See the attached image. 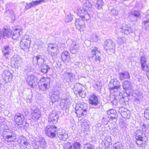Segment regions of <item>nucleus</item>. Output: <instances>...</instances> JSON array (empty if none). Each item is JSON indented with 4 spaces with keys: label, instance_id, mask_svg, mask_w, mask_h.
Instances as JSON below:
<instances>
[{
    "label": "nucleus",
    "instance_id": "57",
    "mask_svg": "<svg viewBox=\"0 0 149 149\" xmlns=\"http://www.w3.org/2000/svg\"><path fill=\"white\" fill-rule=\"evenodd\" d=\"M148 70V71L146 73V74H149V64H148L147 65V66L146 67V70Z\"/></svg>",
    "mask_w": 149,
    "mask_h": 149
},
{
    "label": "nucleus",
    "instance_id": "63",
    "mask_svg": "<svg viewBox=\"0 0 149 149\" xmlns=\"http://www.w3.org/2000/svg\"><path fill=\"white\" fill-rule=\"evenodd\" d=\"M63 99L62 100L63 101V100H64V101H66V100H65V99Z\"/></svg>",
    "mask_w": 149,
    "mask_h": 149
},
{
    "label": "nucleus",
    "instance_id": "38",
    "mask_svg": "<svg viewBox=\"0 0 149 149\" xmlns=\"http://www.w3.org/2000/svg\"><path fill=\"white\" fill-rule=\"evenodd\" d=\"M120 79L123 80L124 79H129L130 78V74L127 71L119 73Z\"/></svg>",
    "mask_w": 149,
    "mask_h": 149
},
{
    "label": "nucleus",
    "instance_id": "2",
    "mask_svg": "<svg viewBox=\"0 0 149 149\" xmlns=\"http://www.w3.org/2000/svg\"><path fill=\"white\" fill-rule=\"evenodd\" d=\"M3 136L5 140L10 142L14 141L16 139V134L15 131L8 128L7 126H4Z\"/></svg>",
    "mask_w": 149,
    "mask_h": 149
},
{
    "label": "nucleus",
    "instance_id": "64",
    "mask_svg": "<svg viewBox=\"0 0 149 149\" xmlns=\"http://www.w3.org/2000/svg\"><path fill=\"white\" fill-rule=\"evenodd\" d=\"M126 125V123H125L124 124V126H125Z\"/></svg>",
    "mask_w": 149,
    "mask_h": 149
},
{
    "label": "nucleus",
    "instance_id": "32",
    "mask_svg": "<svg viewBox=\"0 0 149 149\" xmlns=\"http://www.w3.org/2000/svg\"><path fill=\"white\" fill-rule=\"evenodd\" d=\"M93 3L95 7L98 10L101 9L104 5V3L102 0H95Z\"/></svg>",
    "mask_w": 149,
    "mask_h": 149
},
{
    "label": "nucleus",
    "instance_id": "17",
    "mask_svg": "<svg viewBox=\"0 0 149 149\" xmlns=\"http://www.w3.org/2000/svg\"><path fill=\"white\" fill-rule=\"evenodd\" d=\"M19 140L20 141V145L22 149H30V145L26 139V138L23 136L19 137Z\"/></svg>",
    "mask_w": 149,
    "mask_h": 149
},
{
    "label": "nucleus",
    "instance_id": "53",
    "mask_svg": "<svg viewBox=\"0 0 149 149\" xmlns=\"http://www.w3.org/2000/svg\"><path fill=\"white\" fill-rule=\"evenodd\" d=\"M118 13V11L116 9H113L111 11V14L114 15H117Z\"/></svg>",
    "mask_w": 149,
    "mask_h": 149
},
{
    "label": "nucleus",
    "instance_id": "58",
    "mask_svg": "<svg viewBox=\"0 0 149 149\" xmlns=\"http://www.w3.org/2000/svg\"><path fill=\"white\" fill-rule=\"evenodd\" d=\"M26 101L27 103H31L32 102V100L28 98L26 99Z\"/></svg>",
    "mask_w": 149,
    "mask_h": 149
},
{
    "label": "nucleus",
    "instance_id": "9",
    "mask_svg": "<svg viewBox=\"0 0 149 149\" xmlns=\"http://www.w3.org/2000/svg\"><path fill=\"white\" fill-rule=\"evenodd\" d=\"M57 130V128L54 125H48L45 128L46 134L51 138H54L56 136Z\"/></svg>",
    "mask_w": 149,
    "mask_h": 149
},
{
    "label": "nucleus",
    "instance_id": "10",
    "mask_svg": "<svg viewBox=\"0 0 149 149\" xmlns=\"http://www.w3.org/2000/svg\"><path fill=\"white\" fill-rule=\"evenodd\" d=\"M14 120L16 123L18 125V127H19L22 128L24 126L26 123L23 115L19 113H15Z\"/></svg>",
    "mask_w": 149,
    "mask_h": 149
},
{
    "label": "nucleus",
    "instance_id": "37",
    "mask_svg": "<svg viewBox=\"0 0 149 149\" xmlns=\"http://www.w3.org/2000/svg\"><path fill=\"white\" fill-rule=\"evenodd\" d=\"M40 66V71L43 73L46 74L50 70L49 67L46 64H43Z\"/></svg>",
    "mask_w": 149,
    "mask_h": 149
},
{
    "label": "nucleus",
    "instance_id": "25",
    "mask_svg": "<svg viewBox=\"0 0 149 149\" xmlns=\"http://www.w3.org/2000/svg\"><path fill=\"white\" fill-rule=\"evenodd\" d=\"M31 114L32 119L35 121H37L41 116V112L37 108L32 111Z\"/></svg>",
    "mask_w": 149,
    "mask_h": 149
},
{
    "label": "nucleus",
    "instance_id": "41",
    "mask_svg": "<svg viewBox=\"0 0 149 149\" xmlns=\"http://www.w3.org/2000/svg\"><path fill=\"white\" fill-rule=\"evenodd\" d=\"M113 149H124V146L121 142H118L113 145Z\"/></svg>",
    "mask_w": 149,
    "mask_h": 149
},
{
    "label": "nucleus",
    "instance_id": "27",
    "mask_svg": "<svg viewBox=\"0 0 149 149\" xmlns=\"http://www.w3.org/2000/svg\"><path fill=\"white\" fill-rule=\"evenodd\" d=\"M2 77L4 80L6 82H10L12 80L13 75L8 70H5L4 72L2 74Z\"/></svg>",
    "mask_w": 149,
    "mask_h": 149
},
{
    "label": "nucleus",
    "instance_id": "54",
    "mask_svg": "<svg viewBox=\"0 0 149 149\" xmlns=\"http://www.w3.org/2000/svg\"><path fill=\"white\" fill-rule=\"evenodd\" d=\"M139 143H142V145H140L139 144H137L138 145H139L140 147H142V146H145L146 145V144H145V141H139Z\"/></svg>",
    "mask_w": 149,
    "mask_h": 149
},
{
    "label": "nucleus",
    "instance_id": "15",
    "mask_svg": "<svg viewBox=\"0 0 149 149\" xmlns=\"http://www.w3.org/2000/svg\"><path fill=\"white\" fill-rule=\"evenodd\" d=\"M109 89L112 90L115 93L117 92L120 88V82L117 80H111L108 85Z\"/></svg>",
    "mask_w": 149,
    "mask_h": 149
},
{
    "label": "nucleus",
    "instance_id": "3",
    "mask_svg": "<svg viewBox=\"0 0 149 149\" xmlns=\"http://www.w3.org/2000/svg\"><path fill=\"white\" fill-rule=\"evenodd\" d=\"M14 31L12 32L10 29H4L2 33L3 37L5 38L12 37L13 39H17L20 36V31L17 28L14 29Z\"/></svg>",
    "mask_w": 149,
    "mask_h": 149
},
{
    "label": "nucleus",
    "instance_id": "59",
    "mask_svg": "<svg viewBox=\"0 0 149 149\" xmlns=\"http://www.w3.org/2000/svg\"><path fill=\"white\" fill-rule=\"evenodd\" d=\"M61 108H63V109H66V108H67V107H66V105H64L63 107H62V103H61Z\"/></svg>",
    "mask_w": 149,
    "mask_h": 149
},
{
    "label": "nucleus",
    "instance_id": "40",
    "mask_svg": "<svg viewBox=\"0 0 149 149\" xmlns=\"http://www.w3.org/2000/svg\"><path fill=\"white\" fill-rule=\"evenodd\" d=\"M65 74L66 79L70 81H73L74 79V75L72 73L65 72Z\"/></svg>",
    "mask_w": 149,
    "mask_h": 149
},
{
    "label": "nucleus",
    "instance_id": "51",
    "mask_svg": "<svg viewBox=\"0 0 149 149\" xmlns=\"http://www.w3.org/2000/svg\"><path fill=\"white\" fill-rule=\"evenodd\" d=\"M56 52H48L49 54L52 57V58L54 60L55 58V57L57 55Z\"/></svg>",
    "mask_w": 149,
    "mask_h": 149
},
{
    "label": "nucleus",
    "instance_id": "36",
    "mask_svg": "<svg viewBox=\"0 0 149 149\" xmlns=\"http://www.w3.org/2000/svg\"><path fill=\"white\" fill-rule=\"evenodd\" d=\"M89 129L88 123L84 120L81 124V127L80 129L81 132L86 131Z\"/></svg>",
    "mask_w": 149,
    "mask_h": 149
},
{
    "label": "nucleus",
    "instance_id": "46",
    "mask_svg": "<svg viewBox=\"0 0 149 149\" xmlns=\"http://www.w3.org/2000/svg\"><path fill=\"white\" fill-rule=\"evenodd\" d=\"M72 17L71 15L69 14L66 17L65 21L66 22H70L72 19Z\"/></svg>",
    "mask_w": 149,
    "mask_h": 149
},
{
    "label": "nucleus",
    "instance_id": "34",
    "mask_svg": "<svg viewBox=\"0 0 149 149\" xmlns=\"http://www.w3.org/2000/svg\"><path fill=\"white\" fill-rule=\"evenodd\" d=\"M140 63L141 64V68L143 70H146V67L147 65L146 64L147 58L145 56H141L140 59Z\"/></svg>",
    "mask_w": 149,
    "mask_h": 149
},
{
    "label": "nucleus",
    "instance_id": "12",
    "mask_svg": "<svg viewBox=\"0 0 149 149\" xmlns=\"http://www.w3.org/2000/svg\"><path fill=\"white\" fill-rule=\"evenodd\" d=\"M84 87L81 84L77 83L74 85V92L76 95L78 94L82 98H84L86 96V94L84 89Z\"/></svg>",
    "mask_w": 149,
    "mask_h": 149
},
{
    "label": "nucleus",
    "instance_id": "50",
    "mask_svg": "<svg viewBox=\"0 0 149 149\" xmlns=\"http://www.w3.org/2000/svg\"><path fill=\"white\" fill-rule=\"evenodd\" d=\"M110 100L113 104L116 106L117 105L118 100L116 99V98L114 97L113 98V99H112V98H111L110 99Z\"/></svg>",
    "mask_w": 149,
    "mask_h": 149
},
{
    "label": "nucleus",
    "instance_id": "30",
    "mask_svg": "<svg viewBox=\"0 0 149 149\" xmlns=\"http://www.w3.org/2000/svg\"><path fill=\"white\" fill-rule=\"evenodd\" d=\"M11 49L8 45H6L3 47L2 49V52L3 55L6 58L8 59V56L11 52Z\"/></svg>",
    "mask_w": 149,
    "mask_h": 149
},
{
    "label": "nucleus",
    "instance_id": "29",
    "mask_svg": "<svg viewBox=\"0 0 149 149\" xmlns=\"http://www.w3.org/2000/svg\"><path fill=\"white\" fill-rule=\"evenodd\" d=\"M142 25L145 30L149 32V15L144 17Z\"/></svg>",
    "mask_w": 149,
    "mask_h": 149
},
{
    "label": "nucleus",
    "instance_id": "22",
    "mask_svg": "<svg viewBox=\"0 0 149 149\" xmlns=\"http://www.w3.org/2000/svg\"><path fill=\"white\" fill-rule=\"evenodd\" d=\"M70 46V50L72 54L76 53L79 51V47L78 44H77L74 41L72 40Z\"/></svg>",
    "mask_w": 149,
    "mask_h": 149
},
{
    "label": "nucleus",
    "instance_id": "4",
    "mask_svg": "<svg viewBox=\"0 0 149 149\" xmlns=\"http://www.w3.org/2000/svg\"><path fill=\"white\" fill-rule=\"evenodd\" d=\"M31 42V39L29 36L25 35L21 38L20 47L24 51L28 52L29 51Z\"/></svg>",
    "mask_w": 149,
    "mask_h": 149
},
{
    "label": "nucleus",
    "instance_id": "44",
    "mask_svg": "<svg viewBox=\"0 0 149 149\" xmlns=\"http://www.w3.org/2000/svg\"><path fill=\"white\" fill-rule=\"evenodd\" d=\"M5 13H6L10 15V16L12 18L15 19V15L14 11L12 10H6V12Z\"/></svg>",
    "mask_w": 149,
    "mask_h": 149
},
{
    "label": "nucleus",
    "instance_id": "31",
    "mask_svg": "<svg viewBox=\"0 0 149 149\" xmlns=\"http://www.w3.org/2000/svg\"><path fill=\"white\" fill-rule=\"evenodd\" d=\"M11 60L13 62H14V64L18 67L20 65L21 62L20 57L17 55H15L13 57L11 58Z\"/></svg>",
    "mask_w": 149,
    "mask_h": 149
},
{
    "label": "nucleus",
    "instance_id": "39",
    "mask_svg": "<svg viewBox=\"0 0 149 149\" xmlns=\"http://www.w3.org/2000/svg\"><path fill=\"white\" fill-rule=\"evenodd\" d=\"M58 49V48L56 45L55 44L50 43L48 44L47 47V51L48 52H56Z\"/></svg>",
    "mask_w": 149,
    "mask_h": 149
},
{
    "label": "nucleus",
    "instance_id": "48",
    "mask_svg": "<svg viewBox=\"0 0 149 149\" xmlns=\"http://www.w3.org/2000/svg\"><path fill=\"white\" fill-rule=\"evenodd\" d=\"M92 148H94V147L92 144L90 143L85 145L84 147V149H91Z\"/></svg>",
    "mask_w": 149,
    "mask_h": 149
},
{
    "label": "nucleus",
    "instance_id": "13",
    "mask_svg": "<svg viewBox=\"0 0 149 149\" xmlns=\"http://www.w3.org/2000/svg\"><path fill=\"white\" fill-rule=\"evenodd\" d=\"M40 79L39 77H36L33 75H30L28 76L27 82L31 87L35 88L38 84V80Z\"/></svg>",
    "mask_w": 149,
    "mask_h": 149
},
{
    "label": "nucleus",
    "instance_id": "35",
    "mask_svg": "<svg viewBox=\"0 0 149 149\" xmlns=\"http://www.w3.org/2000/svg\"><path fill=\"white\" fill-rule=\"evenodd\" d=\"M61 58L63 62H67L70 60L69 53L67 52H63L61 54Z\"/></svg>",
    "mask_w": 149,
    "mask_h": 149
},
{
    "label": "nucleus",
    "instance_id": "19",
    "mask_svg": "<svg viewBox=\"0 0 149 149\" xmlns=\"http://www.w3.org/2000/svg\"><path fill=\"white\" fill-rule=\"evenodd\" d=\"M140 14L138 11L132 10L129 14V16L130 20L132 22L137 20V19L140 18Z\"/></svg>",
    "mask_w": 149,
    "mask_h": 149
},
{
    "label": "nucleus",
    "instance_id": "62",
    "mask_svg": "<svg viewBox=\"0 0 149 149\" xmlns=\"http://www.w3.org/2000/svg\"><path fill=\"white\" fill-rule=\"evenodd\" d=\"M146 75L147 78L148 79H149V74H146Z\"/></svg>",
    "mask_w": 149,
    "mask_h": 149
},
{
    "label": "nucleus",
    "instance_id": "5",
    "mask_svg": "<svg viewBox=\"0 0 149 149\" xmlns=\"http://www.w3.org/2000/svg\"><path fill=\"white\" fill-rule=\"evenodd\" d=\"M63 87L61 84H56L52 95L51 97L53 102L58 101L60 99V95L63 91Z\"/></svg>",
    "mask_w": 149,
    "mask_h": 149
},
{
    "label": "nucleus",
    "instance_id": "55",
    "mask_svg": "<svg viewBox=\"0 0 149 149\" xmlns=\"http://www.w3.org/2000/svg\"><path fill=\"white\" fill-rule=\"evenodd\" d=\"M128 111H126L124 113L121 114L122 116L123 117L125 118L126 117H127V115H128V113H127V112Z\"/></svg>",
    "mask_w": 149,
    "mask_h": 149
},
{
    "label": "nucleus",
    "instance_id": "56",
    "mask_svg": "<svg viewBox=\"0 0 149 149\" xmlns=\"http://www.w3.org/2000/svg\"><path fill=\"white\" fill-rule=\"evenodd\" d=\"M107 139H108V141H108V143H109V145H110V142H111V138L110 137H108V138H107V137L105 138V140H107Z\"/></svg>",
    "mask_w": 149,
    "mask_h": 149
},
{
    "label": "nucleus",
    "instance_id": "7",
    "mask_svg": "<svg viewBox=\"0 0 149 149\" xmlns=\"http://www.w3.org/2000/svg\"><path fill=\"white\" fill-rule=\"evenodd\" d=\"M100 54V51L98 50L97 47H94L92 49L89 58H91L94 62L98 64L101 61Z\"/></svg>",
    "mask_w": 149,
    "mask_h": 149
},
{
    "label": "nucleus",
    "instance_id": "60",
    "mask_svg": "<svg viewBox=\"0 0 149 149\" xmlns=\"http://www.w3.org/2000/svg\"><path fill=\"white\" fill-rule=\"evenodd\" d=\"M68 149H73L72 148V145H70Z\"/></svg>",
    "mask_w": 149,
    "mask_h": 149
},
{
    "label": "nucleus",
    "instance_id": "26",
    "mask_svg": "<svg viewBox=\"0 0 149 149\" xmlns=\"http://www.w3.org/2000/svg\"><path fill=\"white\" fill-rule=\"evenodd\" d=\"M135 137L136 139V142L137 144L142 145V143H139V141H142L143 137L142 136L143 135V131L141 130H138L135 133Z\"/></svg>",
    "mask_w": 149,
    "mask_h": 149
},
{
    "label": "nucleus",
    "instance_id": "52",
    "mask_svg": "<svg viewBox=\"0 0 149 149\" xmlns=\"http://www.w3.org/2000/svg\"><path fill=\"white\" fill-rule=\"evenodd\" d=\"M119 111L121 114L126 111H128V110L127 108L123 107L119 109Z\"/></svg>",
    "mask_w": 149,
    "mask_h": 149
},
{
    "label": "nucleus",
    "instance_id": "24",
    "mask_svg": "<svg viewBox=\"0 0 149 149\" xmlns=\"http://www.w3.org/2000/svg\"><path fill=\"white\" fill-rule=\"evenodd\" d=\"M123 87L124 90L129 93H132L133 91L131 83L128 81H125L123 83Z\"/></svg>",
    "mask_w": 149,
    "mask_h": 149
},
{
    "label": "nucleus",
    "instance_id": "61",
    "mask_svg": "<svg viewBox=\"0 0 149 149\" xmlns=\"http://www.w3.org/2000/svg\"><path fill=\"white\" fill-rule=\"evenodd\" d=\"M135 100L136 102H139V100L138 98H136Z\"/></svg>",
    "mask_w": 149,
    "mask_h": 149
},
{
    "label": "nucleus",
    "instance_id": "43",
    "mask_svg": "<svg viewBox=\"0 0 149 149\" xmlns=\"http://www.w3.org/2000/svg\"><path fill=\"white\" fill-rule=\"evenodd\" d=\"M74 149H81V145L79 143L74 142L72 144Z\"/></svg>",
    "mask_w": 149,
    "mask_h": 149
},
{
    "label": "nucleus",
    "instance_id": "20",
    "mask_svg": "<svg viewBox=\"0 0 149 149\" xmlns=\"http://www.w3.org/2000/svg\"><path fill=\"white\" fill-rule=\"evenodd\" d=\"M104 47L106 50L115 49L114 44L111 40H106L104 42Z\"/></svg>",
    "mask_w": 149,
    "mask_h": 149
},
{
    "label": "nucleus",
    "instance_id": "49",
    "mask_svg": "<svg viewBox=\"0 0 149 149\" xmlns=\"http://www.w3.org/2000/svg\"><path fill=\"white\" fill-rule=\"evenodd\" d=\"M92 40L95 42H97L98 40V36L96 34H93L92 36Z\"/></svg>",
    "mask_w": 149,
    "mask_h": 149
},
{
    "label": "nucleus",
    "instance_id": "23",
    "mask_svg": "<svg viewBox=\"0 0 149 149\" xmlns=\"http://www.w3.org/2000/svg\"><path fill=\"white\" fill-rule=\"evenodd\" d=\"M45 2V0H38L33 1L29 3H26L25 6V8L26 10H28L32 7L38 5L41 3Z\"/></svg>",
    "mask_w": 149,
    "mask_h": 149
},
{
    "label": "nucleus",
    "instance_id": "47",
    "mask_svg": "<svg viewBox=\"0 0 149 149\" xmlns=\"http://www.w3.org/2000/svg\"><path fill=\"white\" fill-rule=\"evenodd\" d=\"M93 86L96 89H99L101 88V84L99 82H97L93 85Z\"/></svg>",
    "mask_w": 149,
    "mask_h": 149
},
{
    "label": "nucleus",
    "instance_id": "16",
    "mask_svg": "<svg viewBox=\"0 0 149 149\" xmlns=\"http://www.w3.org/2000/svg\"><path fill=\"white\" fill-rule=\"evenodd\" d=\"M47 56H43V55L38 54L34 57L33 59V62L34 63V60H36L35 63L40 66L46 62V59H47Z\"/></svg>",
    "mask_w": 149,
    "mask_h": 149
},
{
    "label": "nucleus",
    "instance_id": "42",
    "mask_svg": "<svg viewBox=\"0 0 149 149\" xmlns=\"http://www.w3.org/2000/svg\"><path fill=\"white\" fill-rule=\"evenodd\" d=\"M126 41V39L125 38L119 37L118 38L117 41L119 45H121L123 43H124Z\"/></svg>",
    "mask_w": 149,
    "mask_h": 149
},
{
    "label": "nucleus",
    "instance_id": "21",
    "mask_svg": "<svg viewBox=\"0 0 149 149\" xmlns=\"http://www.w3.org/2000/svg\"><path fill=\"white\" fill-rule=\"evenodd\" d=\"M56 134L58 137L61 140L66 141L68 137V135L65 131L61 129H58Z\"/></svg>",
    "mask_w": 149,
    "mask_h": 149
},
{
    "label": "nucleus",
    "instance_id": "18",
    "mask_svg": "<svg viewBox=\"0 0 149 149\" xmlns=\"http://www.w3.org/2000/svg\"><path fill=\"white\" fill-rule=\"evenodd\" d=\"M59 115L56 112L50 113L48 116V123L52 125L56 123L58 121Z\"/></svg>",
    "mask_w": 149,
    "mask_h": 149
},
{
    "label": "nucleus",
    "instance_id": "28",
    "mask_svg": "<svg viewBox=\"0 0 149 149\" xmlns=\"http://www.w3.org/2000/svg\"><path fill=\"white\" fill-rule=\"evenodd\" d=\"M107 114L108 117L110 118L112 120L115 122L117 120L116 117L117 114L116 111L113 109H111L107 111Z\"/></svg>",
    "mask_w": 149,
    "mask_h": 149
},
{
    "label": "nucleus",
    "instance_id": "1",
    "mask_svg": "<svg viewBox=\"0 0 149 149\" xmlns=\"http://www.w3.org/2000/svg\"><path fill=\"white\" fill-rule=\"evenodd\" d=\"M85 1L82 7L78 9V14L81 19H76L75 25L77 29L79 30H80L81 28L84 26V21L89 19L92 12L91 3L89 1L85 0Z\"/></svg>",
    "mask_w": 149,
    "mask_h": 149
},
{
    "label": "nucleus",
    "instance_id": "33",
    "mask_svg": "<svg viewBox=\"0 0 149 149\" xmlns=\"http://www.w3.org/2000/svg\"><path fill=\"white\" fill-rule=\"evenodd\" d=\"M133 30L130 27H128L126 25H124L122 26V32L126 35H128L130 33H132Z\"/></svg>",
    "mask_w": 149,
    "mask_h": 149
},
{
    "label": "nucleus",
    "instance_id": "8",
    "mask_svg": "<svg viewBox=\"0 0 149 149\" xmlns=\"http://www.w3.org/2000/svg\"><path fill=\"white\" fill-rule=\"evenodd\" d=\"M39 80L40 81L38 84L39 86V90L45 91L49 88L50 81V79L44 77L41 79L40 78Z\"/></svg>",
    "mask_w": 149,
    "mask_h": 149
},
{
    "label": "nucleus",
    "instance_id": "11",
    "mask_svg": "<svg viewBox=\"0 0 149 149\" xmlns=\"http://www.w3.org/2000/svg\"><path fill=\"white\" fill-rule=\"evenodd\" d=\"M80 104L77 105L75 107V113L77 116L81 117L82 116L86 115L87 113L86 107V105Z\"/></svg>",
    "mask_w": 149,
    "mask_h": 149
},
{
    "label": "nucleus",
    "instance_id": "45",
    "mask_svg": "<svg viewBox=\"0 0 149 149\" xmlns=\"http://www.w3.org/2000/svg\"><path fill=\"white\" fill-rule=\"evenodd\" d=\"M144 116L147 119L149 120V108H146L144 112Z\"/></svg>",
    "mask_w": 149,
    "mask_h": 149
},
{
    "label": "nucleus",
    "instance_id": "6",
    "mask_svg": "<svg viewBox=\"0 0 149 149\" xmlns=\"http://www.w3.org/2000/svg\"><path fill=\"white\" fill-rule=\"evenodd\" d=\"M31 145L34 149H44L46 147L45 139L42 137H39L37 140L32 141Z\"/></svg>",
    "mask_w": 149,
    "mask_h": 149
},
{
    "label": "nucleus",
    "instance_id": "14",
    "mask_svg": "<svg viewBox=\"0 0 149 149\" xmlns=\"http://www.w3.org/2000/svg\"><path fill=\"white\" fill-rule=\"evenodd\" d=\"M99 101L97 96L96 95L92 94L90 95L89 102L92 108H97L98 107Z\"/></svg>",
    "mask_w": 149,
    "mask_h": 149
}]
</instances>
